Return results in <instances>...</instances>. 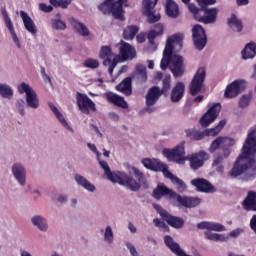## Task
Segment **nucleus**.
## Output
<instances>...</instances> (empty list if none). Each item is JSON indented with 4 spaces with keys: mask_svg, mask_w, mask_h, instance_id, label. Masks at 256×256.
<instances>
[{
    "mask_svg": "<svg viewBox=\"0 0 256 256\" xmlns=\"http://www.w3.org/2000/svg\"><path fill=\"white\" fill-rule=\"evenodd\" d=\"M249 103H251V96L243 95L239 100L240 109H247V107H249Z\"/></svg>",
    "mask_w": 256,
    "mask_h": 256,
    "instance_id": "52",
    "label": "nucleus"
},
{
    "mask_svg": "<svg viewBox=\"0 0 256 256\" xmlns=\"http://www.w3.org/2000/svg\"><path fill=\"white\" fill-rule=\"evenodd\" d=\"M191 185L196 188V191H199L200 193H214L215 192V186L211 184L208 180L205 178H196L191 180Z\"/></svg>",
    "mask_w": 256,
    "mask_h": 256,
    "instance_id": "20",
    "label": "nucleus"
},
{
    "mask_svg": "<svg viewBox=\"0 0 256 256\" xmlns=\"http://www.w3.org/2000/svg\"><path fill=\"white\" fill-rule=\"evenodd\" d=\"M256 130L248 133L246 141L241 149V154L237 157L229 172L230 177H239L247 171H251L250 176L256 175Z\"/></svg>",
    "mask_w": 256,
    "mask_h": 256,
    "instance_id": "1",
    "label": "nucleus"
},
{
    "mask_svg": "<svg viewBox=\"0 0 256 256\" xmlns=\"http://www.w3.org/2000/svg\"><path fill=\"white\" fill-rule=\"evenodd\" d=\"M104 239L108 243H113V230L111 229V226H107L105 233H104Z\"/></svg>",
    "mask_w": 256,
    "mask_h": 256,
    "instance_id": "54",
    "label": "nucleus"
},
{
    "mask_svg": "<svg viewBox=\"0 0 256 256\" xmlns=\"http://www.w3.org/2000/svg\"><path fill=\"white\" fill-rule=\"evenodd\" d=\"M192 39L194 41L195 48L198 51H203V49H205V45H207L205 28L199 24L194 25L192 28Z\"/></svg>",
    "mask_w": 256,
    "mask_h": 256,
    "instance_id": "15",
    "label": "nucleus"
},
{
    "mask_svg": "<svg viewBox=\"0 0 256 256\" xmlns=\"http://www.w3.org/2000/svg\"><path fill=\"white\" fill-rule=\"evenodd\" d=\"M245 81L244 80H235L231 84H229L224 92V96L227 99H233L241 93V91H245Z\"/></svg>",
    "mask_w": 256,
    "mask_h": 256,
    "instance_id": "17",
    "label": "nucleus"
},
{
    "mask_svg": "<svg viewBox=\"0 0 256 256\" xmlns=\"http://www.w3.org/2000/svg\"><path fill=\"white\" fill-rule=\"evenodd\" d=\"M1 14L3 16V19L5 21V25L7 29L10 32V35L12 36V39L18 49H21V42H19V38L17 37V33H15V27L13 26V22L11 21V18L9 17V13H7V8L2 7L1 8Z\"/></svg>",
    "mask_w": 256,
    "mask_h": 256,
    "instance_id": "21",
    "label": "nucleus"
},
{
    "mask_svg": "<svg viewBox=\"0 0 256 256\" xmlns=\"http://www.w3.org/2000/svg\"><path fill=\"white\" fill-rule=\"evenodd\" d=\"M98 163L100 167H102L107 179L112 183H119V185H123L130 189V191H139L141 189V184L137 182L133 177L129 176L127 173L119 172L118 174L111 172V168L109 164L105 160L99 159L97 157Z\"/></svg>",
    "mask_w": 256,
    "mask_h": 256,
    "instance_id": "3",
    "label": "nucleus"
},
{
    "mask_svg": "<svg viewBox=\"0 0 256 256\" xmlns=\"http://www.w3.org/2000/svg\"><path fill=\"white\" fill-rule=\"evenodd\" d=\"M128 229L131 231V233H137V228L131 222L128 224Z\"/></svg>",
    "mask_w": 256,
    "mask_h": 256,
    "instance_id": "64",
    "label": "nucleus"
},
{
    "mask_svg": "<svg viewBox=\"0 0 256 256\" xmlns=\"http://www.w3.org/2000/svg\"><path fill=\"white\" fill-rule=\"evenodd\" d=\"M167 195H169L170 199H176L177 197L176 192L166 187L165 184H158L152 192V197L157 200L167 197Z\"/></svg>",
    "mask_w": 256,
    "mask_h": 256,
    "instance_id": "23",
    "label": "nucleus"
},
{
    "mask_svg": "<svg viewBox=\"0 0 256 256\" xmlns=\"http://www.w3.org/2000/svg\"><path fill=\"white\" fill-rule=\"evenodd\" d=\"M20 17L23 21V25L28 31V33H31L32 35H36L37 33V26H35V22H33V19L30 18L29 14L25 11H20Z\"/></svg>",
    "mask_w": 256,
    "mask_h": 256,
    "instance_id": "28",
    "label": "nucleus"
},
{
    "mask_svg": "<svg viewBox=\"0 0 256 256\" xmlns=\"http://www.w3.org/2000/svg\"><path fill=\"white\" fill-rule=\"evenodd\" d=\"M142 164L144 165V167H146V169H150V171H165V163L160 162L156 159H143Z\"/></svg>",
    "mask_w": 256,
    "mask_h": 256,
    "instance_id": "29",
    "label": "nucleus"
},
{
    "mask_svg": "<svg viewBox=\"0 0 256 256\" xmlns=\"http://www.w3.org/2000/svg\"><path fill=\"white\" fill-rule=\"evenodd\" d=\"M200 9H207L209 5H215L217 0H196Z\"/></svg>",
    "mask_w": 256,
    "mask_h": 256,
    "instance_id": "53",
    "label": "nucleus"
},
{
    "mask_svg": "<svg viewBox=\"0 0 256 256\" xmlns=\"http://www.w3.org/2000/svg\"><path fill=\"white\" fill-rule=\"evenodd\" d=\"M75 181L76 183H78V185L86 189V191H90L91 193L95 191V185L91 184V182H89L85 177L79 174H76Z\"/></svg>",
    "mask_w": 256,
    "mask_h": 256,
    "instance_id": "43",
    "label": "nucleus"
},
{
    "mask_svg": "<svg viewBox=\"0 0 256 256\" xmlns=\"http://www.w3.org/2000/svg\"><path fill=\"white\" fill-rule=\"evenodd\" d=\"M159 0H143L142 13L147 17L148 23L153 24L161 20V14L155 13V7Z\"/></svg>",
    "mask_w": 256,
    "mask_h": 256,
    "instance_id": "11",
    "label": "nucleus"
},
{
    "mask_svg": "<svg viewBox=\"0 0 256 256\" xmlns=\"http://www.w3.org/2000/svg\"><path fill=\"white\" fill-rule=\"evenodd\" d=\"M88 147L91 151H93L94 153H97L99 157V152L97 151V146H95V144L88 143Z\"/></svg>",
    "mask_w": 256,
    "mask_h": 256,
    "instance_id": "62",
    "label": "nucleus"
},
{
    "mask_svg": "<svg viewBox=\"0 0 256 256\" xmlns=\"http://www.w3.org/2000/svg\"><path fill=\"white\" fill-rule=\"evenodd\" d=\"M84 67H86L87 69H98L99 60L88 58L84 61Z\"/></svg>",
    "mask_w": 256,
    "mask_h": 256,
    "instance_id": "51",
    "label": "nucleus"
},
{
    "mask_svg": "<svg viewBox=\"0 0 256 256\" xmlns=\"http://www.w3.org/2000/svg\"><path fill=\"white\" fill-rule=\"evenodd\" d=\"M164 31H165V28L163 27V24H156L154 26V29L150 30L149 33L147 34L149 44L155 45V39H157V37H161Z\"/></svg>",
    "mask_w": 256,
    "mask_h": 256,
    "instance_id": "32",
    "label": "nucleus"
},
{
    "mask_svg": "<svg viewBox=\"0 0 256 256\" xmlns=\"http://www.w3.org/2000/svg\"><path fill=\"white\" fill-rule=\"evenodd\" d=\"M124 3H129V0H105L98 6V9L102 11L104 15H112L114 19H118V21H125V10H123Z\"/></svg>",
    "mask_w": 256,
    "mask_h": 256,
    "instance_id": "5",
    "label": "nucleus"
},
{
    "mask_svg": "<svg viewBox=\"0 0 256 256\" xmlns=\"http://www.w3.org/2000/svg\"><path fill=\"white\" fill-rule=\"evenodd\" d=\"M242 59H254L256 55V43L255 42H250L246 44L244 49L242 50Z\"/></svg>",
    "mask_w": 256,
    "mask_h": 256,
    "instance_id": "38",
    "label": "nucleus"
},
{
    "mask_svg": "<svg viewBox=\"0 0 256 256\" xmlns=\"http://www.w3.org/2000/svg\"><path fill=\"white\" fill-rule=\"evenodd\" d=\"M240 233H243V230L241 228H237L236 230H232L229 233V237L237 238V237H239Z\"/></svg>",
    "mask_w": 256,
    "mask_h": 256,
    "instance_id": "58",
    "label": "nucleus"
},
{
    "mask_svg": "<svg viewBox=\"0 0 256 256\" xmlns=\"http://www.w3.org/2000/svg\"><path fill=\"white\" fill-rule=\"evenodd\" d=\"M137 57V50L131 44L121 41L119 47V58L121 61H133Z\"/></svg>",
    "mask_w": 256,
    "mask_h": 256,
    "instance_id": "16",
    "label": "nucleus"
},
{
    "mask_svg": "<svg viewBox=\"0 0 256 256\" xmlns=\"http://www.w3.org/2000/svg\"><path fill=\"white\" fill-rule=\"evenodd\" d=\"M204 236L206 239H208V241H220L221 243L229 241V236H226L224 234L213 233L211 231H205Z\"/></svg>",
    "mask_w": 256,
    "mask_h": 256,
    "instance_id": "41",
    "label": "nucleus"
},
{
    "mask_svg": "<svg viewBox=\"0 0 256 256\" xmlns=\"http://www.w3.org/2000/svg\"><path fill=\"white\" fill-rule=\"evenodd\" d=\"M70 25L73 27L76 33H79L81 35V37H89V28H87L85 24L81 23L75 18H72L70 21Z\"/></svg>",
    "mask_w": 256,
    "mask_h": 256,
    "instance_id": "36",
    "label": "nucleus"
},
{
    "mask_svg": "<svg viewBox=\"0 0 256 256\" xmlns=\"http://www.w3.org/2000/svg\"><path fill=\"white\" fill-rule=\"evenodd\" d=\"M188 9L198 23L211 25L217 22V15L219 14V9L217 8H198L195 4H189Z\"/></svg>",
    "mask_w": 256,
    "mask_h": 256,
    "instance_id": "4",
    "label": "nucleus"
},
{
    "mask_svg": "<svg viewBox=\"0 0 256 256\" xmlns=\"http://www.w3.org/2000/svg\"><path fill=\"white\" fill-rule=\"evenodd\" d=\"M229 155H231V149L230 148H223L222 154H217L212 162V167L215 168V171L217 173H223L225 171V159L229 158Z\"/></svg>",
    "mask_w": 256,
    "mask_h": 256,
    "instance_id": "19",
    "label": "nucleus"
},
{
    "mask_svg": "<svg viewBox=\"0 0 256 256\" xmlns=\"http://www.w3.org/2000/svg\"><path fill=\"white\" fill-rule=\"evenodd\" d=\"M113 55V50L111 49V46H102L100 53H99V58L103 59V65L104 67H109L108 72L109 75L113 76V71H115V67H117V63H119V60L117 57L113 58L111 60V56Z\"/></svg>",
    "mask_w": 256,
    "mask_h": 256,
    "instance_id": "12",
    "label": "nucleus"
},
{
    "mask_svg": "<svg viewBox=\"0 0 256 256\" xmlns=\"http://www.w3.org/2000/svg\"><path fill=\"white\" fill-rule=\"evenodd\" d=\"M76 101L78 109L81 111V113H84L85 115H89L91 111L95 113L97 111V106L95 105V102L87 96V94L83 93H77L76 95Z\"/></svg>",
    "mask_w": 256,
    "mask_h": 256,
    "instance_id": "13",
    "label": "nucleus"
},
{
    "mask_svg": "<svg viewBox=\"0 0 256 256\" xmlns=\"http://www.w3.org/2000/svg\"><path fill=\"white\" fill-rule=\"evenodd\" d=\"M0 95L4 99H11L13 97V89L7 84L0 83Z\"/></svg>",
    "mask_w": 256,
    "mask_h": 256,
    "instance_id": "47",
    "label": "nucleus"
},
{
    "mask_svg": "<svg viewBox=\"0 0 256 256\" xmlns=\"http://www.w3.org/2000/svg\"><path fill=\"white\" fill-rule=\"evenodd\" d=\"M12 173L15 179H17V181L20 183V185H25L26 172H25V168L21 164H15L12 167Z\"/></svg>",
    "mask_w": 256,
    "mask_h": 256,
    "instance_id": "31",
    "label": "nucleus"
},
{
    "mask_svg": "<svg viewBox=\"0 0 256 256\" xmlns=\"http://www.w3.org/2000/svg\"><path fill=\"white\" fill-rule=\"evenodd\" d=\"M162 154L168 161L173 163H183L185 161V142L180 143L173 149L164 148Z\"/></svg>",
    "mask_w": 256,
    "mask_h": 256,
    "instance_id": "8",
    "label": "nucleus"
},
{
    "mask_svg": "<svg viewBox=\"0 0 256 256\" xmlns=\"http://www.w3.org/2000/svg\"><path fill=\"white\" fill-rule=\"evenodd\" d=\"M203 99H204L203 95H198L192 101L193 103H201Z\"/></svg>",
    "mask_w": 256,
    "mask_h": 256,
    "instance_id": "63",
    "label": "nucleus"
},
{
    "mask_svg": "<svg viewBox=\"0 0 256 256\" xmlns=\"http://www.w3.org/2000/svg\"><path fill=\"white\" fill-rule=\"evenodd\" d=\"M171 89V76H165L162 80V89L159 86H153L149 88L146 94V105L147 107H153L157 101H159V97L164 95L167 97L169 95V91Z\"/></svg>",
    "mask_w": 256,
    "mask_h": 256,
    "instance_id": "6",
    "label": "nucleus"
},
{
    "mask_svg": "<svg viewBox=\"0 0 256 256\" xmlns=\"http://www.w3.org/2000/svg\"><path fill=\"white\" fill-rule=\"evenodd\" d=\"M172 183L176 185V189L177 191H179V193H183L187 190V185L185 184V182L177 176L176 178H174V180H172Z\"/></svg>",
    "mask_w": 256,
    "mask_h": 256,
    "instance_id": "49",
    "label": "nucleus"
},
{
    "mask_svg": "<svg viewBox=\"0 0 256 256\" xmlns=\"http://www.w3.org/2000/svg\"><path fill=\"white\" fill-rule=\"evenodd\" d=\"M243 209L246 211H256V192L249 191L243 201Z\"/></svg>",
    "mask_w": 256,
    "mask_h": 256,
    "instance_id": "30",
    "label": "nucleus"
},
{
    "mask_svg": "<svg viewBox=\"0 0 256 256\" xmlns=\"http://www.w3.org/2000/svg\"><path fill=\"white\" fill-rule=\"evenodd\" d=\"M162 171V173L165 174V177H167L169 180L174 181L177 176H175L171 171L167 169V164H165V170H159Z\"/></svg>",
    "mask_w": 256,
    "mask_h": 256,
    "instance_id": "57",
    "label": "nucleus"
},
{
    "mask_svg": "<svg viewBox=\"0 0 256 256\" xmlns=\"http://www.w3.org/2000/svg\"><path fill=\"white\" fill-rule=\"evenodd\" d=\"M133 79L131 77H126L120 82L117 86L116 89L120 92L123 93V95H126L129 97L130 95L133 94Z\"/></svg>",
    "mask_w": 256,
    "mask_h": 256,
    "instance_id": "26",
    "label": "nucleus"
},
{
    "mask_svg": "<svg viewBox=\"0 0 256 256\" xmlns=\"http://www.w3.org/2000/svg\"><path fill=\"white\" fill-rule=\"evenodd\" d=\"M56 18L52 20V28L56 31H65L67 24L61 20V13H57Z\"/></svg>",
    "mask_w": 256,
    "mask_h": 256,
    "instance_id": "45",
    "label": "nucleus"
},
{
    "mask_svg": "<svg viewBox=\"0 0 256 256\" xmlns=\"http://www.w3.org/2000/svg\"><path fill=\"white\" fill-rule=\"evenodd\" d=\"M136 77L139 83H145L147 81V67L143 64H138L136 66Z\"/></svg>",
    "mask_w": 256,
    "mask_h": 256,
    "instance_id": "44",
    "label": "nucleus"
},
{
    "mask_svg": "<svg viewBox=\"0 0 256 256\" xmlns=\"http://www.w3.org/2000/svg\"><path fill=\"white\" fill-rule=\"evenodd\" d=\"M176 201L180 203L183 207H187L188 209H192L193 207H197V205H201V199L199 198H193V197H187V196H176Z\"/></svg>",
    "mask_w": 256,
    "mask_h": 256,
    "instance_id": "27",
    "label": "nucleus"
},
{
    "mask_svg": "<svg viewBox=\"0 0 256 256\" xmlns=\"http://www.w3.org/2000/svg\"><path fill=\"white\" fill-rule=\"evenodd\" d=\"M39 9H40V11H43L44 13H51V11H53V6L47 5L46 3H40Z\"/></svg>",
    "mask_w": 256,
    "mask_h": 256,
    "instance_id": "56",
    "label": "nucleus"
},
{
    "mask_svg": "<svg viewBox=\"0 0 256 256\" xmlns=\"http://www.w3.org/2000/svg\"><path fill=\"white\" fill-rule=\"evenodd\" d=\"M173 45H179L181 49V47H183V37L179 34H176L167 39L163 57L160 62V68L162 71H165L170 65V71L173 77L177 79L179 77H183L185 73V59L181 55H173Z\"/></svg>",
    "mask_w": 256,
    "mask_h": 256,
    "instance_id": "2",
    "label": "nucleus"
},
{
    "mask_svg": "<svg viewBox=\"0 0 256 256\" xmlns=\"http://www.w3.org/2000/svg\"><path fill=\"white\" fill-rule=\"evenodd\" d=\"M233 139L223 136H218L214 141L211 142L210 147L208 148L209 153H215L217 149L223 146L222 149H229L232 147Z\"/></svg>",
    "mask_w": 256,
    "mask_h": 256,
    "instance_id": "22",
    "label": "nucleus"
},
{
    "mask_svg": "<svg viewBox=\"0 0 256 256\" xmlns=\"http://www.w3.org/2000/svg\"><path fill=\"white\" fill-rule=\"evenodd\" d=\"M165 11L166 15L172 19H177V17H179V5L173 0H166Z\"/></svg>",
    "mask_w": 256,
    "mask_h": 256,
    "instance_id": "35",
    "label": "nucleus"
},
{
    "mask_svg": "<svg viewBox=\"0 0 256 256\" xmlns=\"http://www.w3.org/2000/svg\"><path fill=\"white\" fill-rule=\"evenodd\" d=\"M219 113H221V103L212 104L200 118V125L202 127H209L219 117Z\"/></svg>",
    "mask_w": 256,
    "mask_h": 256,
    "instance_id": "14",
    "label": "nucleus"
},
{
    "mask_svg": "<svg viewBox=\"0 0 256 256\" xmlns=\"http://www.w3.org/2000/svg\"><path fill=\"white\" fill-rule=\"evenodd\" d=\"M136 39L138 43H145L147 36L144 33H140L136 36Z\"/></svg>",
    "mask_w": 256,
    "mask_h": 256,
    "instance_id": "60",
    "label": "nucleus"
},
{
    "mask_svg": "<svg viewBox=\"0 0 256 256\" xmlns=\"http://www.w3.org/2000/svg\"><path fill=\"white\" fill-rule=\"evenodd\" d=\"M32 223L37 227L40 231H47V220L42 216H34L32 218Z\"/></svg>",
    "mask_w": 256,
    "mask_h": 256,
    "instance_id": "46",
    "label": "nucleus"
},
{
    "mask_svg": "<svg viewBox=\"0 0 256 256\" xmlns=\"http://www.w3.org/2000/svg\"><path fill=\"white\" fill-rule=\"evenodd\" d=\"M71 1L73 0H49V3L53 5V7H61V9H67L69 5H71Z\"/></svg>",
    "mask_w": 256,
    "mask_h": 256,
    "instance_id": "48",
    "label": "nucleus"
},
{
    "mask_svg": "<svg viewBox=\"0 0 256 256\" xmlns=\"http://www.w3.org/2000/svg\"><path fill=\"white\" fill-rule=\"evenodd\" d=\"M197 229H207L208 231H225V226L223 224L215 222L203 221L197 224Z\"/></svg>",
    "mask_w": 256,
    "mask_h": 256,
    "instance_id": "33",
    "label": "nucleus"
},
{
    "mask_svg": "<svg viewBox=\"0 0 256 256\" xmlns=\"http://www.w3.org/2000/svg\"><path fill=\"white\" fill-rule=\"evenodd\" d=\"M155 209L158 211L163 221H166L170 227H173L174 229H183V227H185V220L183 218L169 214V212L163 209L160 205H155Z\"/></svg>",
    "mask_w": 256,
    "mask_h": 256,
    "instance_id": "10",
    "label": "nucleus"
},
{
    "mask_svg": "<svg viewBox=\"0 0 256 256\" xmlns=\"http://www.w3.org/2000/svg\"><path fill=\"white\" fill-rule=\"evenodd\" d=\"M127 247L132 256H139V253L137 252V249H135V246H133V244L129 243L127 244Z\"/></svg>",
    "mask_w": 256,
    "mask_h": 256,
    "instance_id": "59",
    "label": "nucleus"
},
{
    "mask_svg": "<svg viewBox=\"0 0 256 256\" xmlns=\"http://www.w3.org/2000/svg\"><path fill=\"white\" fill-rule=\"evenodd\" d=\"M18 92L21 94L26 93L27 107H31V109H39V97L37 96V92H35L29 84L22 82L18 86Z\"/></svg>",
    "mask_w": 256,
    "mask_h": 256,
    "instance_id": "9",
    "label": "nucleus"
},
{
    "mask_svg": "<svg viewBox=\"0 0 256 256\" xmlns=\"http://www.w3.org/2000/svg\"><path fill=\"white\" fill-rule=\"evenodd\" d=\"M186 133V137L190 139V141H203L205 139V130H197L195 128H188L184 130Z\"/></svg>",
    "mask_w": 256,
    "mask_h": 256,
    "instance_id": "34",
    "label": "nucleus"
},
{
    "mask_svg": "<svg viewBox=\"0 0 256 256\" xmlns=\"http://www.w3.org/2000/svg\"><path fill=\"white\" fill-rule=\"evenodd\" d=\"M153 223H154L155 227H165V223L161 222V220L159 218H155L153 220Z\"/></svg>",
    "mask_w": 256,
    "mask_h": 256,
    "instance_id": "61",
    "label": "nucleus"
},
{
    "mask_svg": "<svg viewBox=\"0 0 256 256\" xmlns=\"http://www.w3.org/2000/svg\"><path fill=\"white\" fill-rule=\"evenodd\" d=\"M139 33V26L130 25L127 26L123 31V37L126 41L135 39V35Z\"/></svg>",
    "mask_w": 256,
    "mask_h": 256,
    "instance_id": "42",
    "label": "nucleus"
},
{
    "mask_svg": "<svg viewBox=\"0 0 256 256\" xmlns=\"http://www.w3.org/2000/svg\"><path fill=\"white\" fill-rule=\"evenodd\" d=\"M228 26L233 31H237V33H241L243 31V22L241 19L237 18V15L232 14L228 19Z\"/></svg>",
    "mask_w": 256,
    "mask_h": 256,
    "instance_id": "39",
    "label": "nucleus"
},
{
    "mask_svg": "<svg viewBox=\"0 0 256 256\" xmlns=\"http://www.w3.org/2000/svg\"><path fill=\"white\" fill-rule=\"evenodd\" d=\"M185 97V84L183 82H177L170 92L171 103H179Z\"/></svg>",
    "mask_w": 256,
    "mask_h": 256,
    "instance_id": "24",
    "label": "nucleus"
},
{
    "mask_svg": "<svg viewBox=\"0 0 256 256\" xmlns=\"http://www.w3.org/2000/svg\"><path fill=\"white\" fill-rule=\"evenodd\" d=\"M205 77H207V72L205 71V68H198L188 86L189 93L192 97H197L199 93H203Z\"/></svg>",
    "mask_w": 256,
    "mask_h": 256,
    "instance_id": "7",
    "label": "nucleus"
},
{
    "mask_svg": "<svg viewBox=\"0 0 256 256\" xmlns=\"http://www.w3.org/2000/svg\"><path fill=\"white\" fill-rule=\"evenodd\" d=\"M209 159V154L205 151H199L189 156L190 167L193 171L201 169L205 165V161Z\"/></svg>",
    "mask_w": 256,
    "mask_h": 256,
    "instance_id": "18",
    "label": "nucleus"
},
{
    "mask_svg": "<svg viewBox=\"0 0 256 256\" xmlns=\"http://www.w3.org/2000/svg\"><path fill=\"white\" fill-rule=\"evenodd\" d=\"M227 125L226 120H221L218 125H216L214 128H207L204 130L205 136L206 137H217L218 133H221V130L223 127Z\"/></svg>",
    "mask_w": 256,
    "mask_h": 256,
    "instance_id": "40",
    "label": "nucleus"
},
{
    "mask_svg": "<svg viewBox=\"0 0 256 256\" xmlns=\"http://www.w3.org/2000/svg\"><path fill=\"white\" fill-rule=\"evenodd\" d=\"M49 108L51 109V111L54 113L55 117L58 119V121H60V123L66 128L69 129L70 131H73V128H71V126L69 125V123L67 122V120H65V117L63 116V114H61V112L59 111V109L57 108L56 105H54L53 103H48Z\"/></svg>",
    "mask_w": 256,
    "mask_h": 256,
    "instance_id": "37",
    "label": "nucleus"
},
{
    "mask_svg": "<svg viewBox=\"0 0 256 256\" xmlns=\"http://www.w3.org/2000/svg\"><path fill=\"white\" fill-rule=\"evenodd\" d=\"M132 171L134 173L135 178L137 179L138 183H142L145 185V183H147V180L145 179V175L143 174V172H141V170H139V168H132Z\"/></svg>",
    "mask_w": 256,
    "mask_h": 256,
    "instance_id": "50",
    "label": "nucleus"
},
{
    "mask_svg": "<svg viewBox=\"0 0 256 256\" xmlns=\"http://www.w3.org/2000/svg\"><path fill=\"white\" fill-rule=\"evenodd\" d=\"M16 107H17L20 115H22V117H23V115H25V100H23V99L18 100L16 103Z\"/></svg>",
    "mask_w": 256,
    "mask_h": 256,
    "instance_id": "55",
    "label": "nucleus"
},
{
    "mask_svg": "<svg viewBox=\"0 0 256 256\" xmlns=\"http://www.w3.org/2000/svg\"><path fill=\"white\" fill-rule=\"evenodd\" d=\"M105 95L108 103H112L113 105H116V107H121L122 109L129 108V104H127V101H125V98L113 92H107Z\"/></svg>",
    "mask_w": 256,
    "mask_h": 256,
    "instance_id": "25",
    "label": "nucleus"
}]
</instances>
